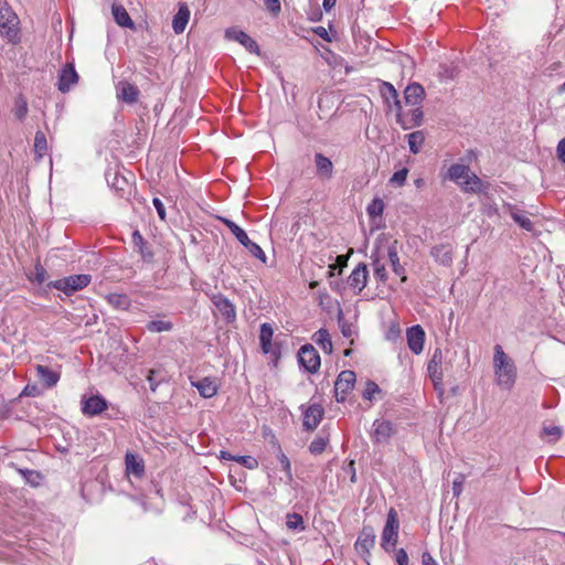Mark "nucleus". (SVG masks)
<instances>
[{"instance_id": "nucleus-1", "label": "nucleus", "mask_w": 565, "mask_h": 565, "mask_svg": "<svg viewBox=\"0 0 565 565\" xmlns=\"http://www.w3.org/2000/svg\"><path fill=\"white\" fill-rule=\"evenodd\" d=\"M493 366L498 384L510 388L516 380V366L500 344L494 347Z\"/></svg>"}, {"instance_id": "nucleus-2", "label": "nucleus", "mask_w": 565, "mask_h": 565, "mask_svg": "<svg viewBox=\"0 0 565 565\" xmlns=\"http://www.w3.org/2000/svg\"><path fill=\"white\" fill-rule=\"evenodd\" d=\"M0 34L11 43L20 41L19 18L6 0H0Z\"/></svg>"}, {"instance_id": "nucleus-3", "label": "nucleus", "mask_w": 565, "mask_h": 565, "mask_svg": "<svg viewBox=\"0 0 565 565\" xmlns=\"http://www.w3.org/2000/svg\"><path fill=\"white\" fill-rule=\"evenodd\" d=\"M398 529L399 522L397 512L395 509L391 508L381 535V546L385 552L391 553L395 550L398 542Z\"/></svg>"}, {"instance_id": "nucleus-4", "label": "nucleus", "mask_w": 565, "mask_h": 565, "mask_svg": "<svg viewBox=\"0 0 565 565\" xmlns=\"http://www.w3.org/2000/svg\"><path fill=\"white\" fill-rule=\"evenodd\" d=\"M92 280L90 275L79 274L64 277L47 284L49 288H54L64 292L66 296H71L74 292L84 289L89 285Z\"/></svg>"}, {"instance_id": "nucleus-5", "label": "nucleus", "mask_w": 565, "mask_h": 565, "mask_svg": "<svg viewBox=\"0 0 565 565\" xmlns=\"http://www.w3.org/2000/svg\"><path fill=\"white\" fill-rule=\"evenodd\" d=\"M220 220L253 256L260 259L263 263L266 262V255L264 250L260 248L258 244L252 242L248 238L246 232L242 227H239L235 222L228 218L221 217Z\"/></svg>"}, {"instance_id": "nucleus-6", "label": "nucleus", "mask_w": 565, "mask_h": 565, "mask_svg": "<svg viewBox=\"0 0 565 565\" xmlns=\"http://www.w3.org/2000/svg\"><path fill=\"white\" fill-rule=\"evenodd\" d=\"M320 57H322L330 67L332 72L331 79L335 82L342 81L343 76L350 72V67L344 64L343 57L334 54L328 47H323V51H320Z\"/></svg>"}, {"instance_id": "nucleus-7", "label": "nucleus", "mask_w": 565, "mask_h": 565, "mask_svg": "<svg viewBox=\"0 0 565 565\" xmlns=\"http://www.w3.org/2000/svg\"><path fill=\"white\" fill-rule=\"evenodd\" d=\"M294 226L297 232H300L301 241L312 239L313 246L316 245V218L313 214H310L309 211H300Z\"/></svg>"}, {"instance_id": "nucleus-8", "label": "nucleus", "mask_w": 565, "mask_h": 565, "mask_svg": "<svg viewBox=\"0 0 565 565\" xmlns=\"http://www.w3.org/2000/svg\"><path fill=\"white\" fill-rule=\"evenodd\" d=\"M210 299L227 323L236 320V308L227 297L218 292L211 295Z\"/></svg>"}, {"instance_id": "nucleus-9", "label": "nucleus", "mask_w": 565, "mask_h": 565, "mask_svg": "<svg viewBox=\"0 0 565 565\" xmlns=\"http://www.w3.org/2000/svg\"><path fill=\"white\" fill-rule=\"evenodd\" d=\"M298 363L306 372H318V352L312 344H305L298 352Z\"/></svg>"}, {"instance_id": "nucleus-10", "label": "nucleus", "mask_w": 565, "mask_h": 565, "mask_svg": "<svg viewBox=\"0 0 565 565\" xmlns=\"http://www.w3.org/2000/svg\"><path fill=\"white\" fill-rule=\"evenodd\" d=\"M375 540L376 535L373 526L364 524L358 535V540L354 544V547L358 553L364 556H370L371 550L375 545Z\"/></svg>"}, {"instance_id": "nucleus-11", "label": "nucleus", "mask_w": 565, "mask_h": 565, "mask_svg": "<svg viewBox=\"0 0 565 565\" xmlns=\"http://www.w3.org/2000/svg\"><path fill=\"white\" fill-rule=\"evenodd\" d=\"M355 383V373L350 370L342 371L335 383L334 393L338 402H343L347 394L353 390Z\"/></svg>"}, {"instance_id": "nucleus-12", "label": "nucleus", "mask_w": 565, "mask_h": 565, "mask_svg": "<svg viewBox=\"0 0 565 565\" xmlns=\"http://www.w3.org/2000/svg\"><path fill=\"white\" fill-rule=\"evenodd\" d=\"M34 369L38 380L43 384L45 388L54 387L61 379L60 365H57L55 369H51L46 365L36 364Z\"/></svg>"}, {"instance_id": "nucleus-13", "label": "nucleus", "mask_w": 565, "mask_h": 565, "mask_svg": "<svg viewBox=\"0 0 565 565\" xmlns=\"http://www.w3.org/2000/svg\"><path fill=\"white\" fill-rule=\"evenodd\" d=\"M225 38L232 41H236L242 44L249 53L259 55V46L255 40H253L247 33L244 31L230 28L225 31Z\"/></svg>"}, {"instance_id": "nucleus-14", "label": "nucleus", "mask_w": 565, "mask_h": 565, "mask_svg": "<svg viewBox=\"0 0 565 565\" xmlns=\"http://www.w3.org/2000/svg\"><path fill=\"white\" fill-rule=\"evenodd\" d=\"M407 345L414 354L423 352L425 342V331L419 324L412 326L406 330Z\"/></svg>"}, {"instance_id": "nucleus-15", "label": "nucleus", "mask_w": 565, "mask_h": 565, "mask_svg": "<svg viewBox=\"0 0 565 565\" xmlns=\"http://www.w3.org/2000/svg\"><path fill=\"white\" fill-rule=\"evenodd\" d=\"M460 189L467 193L488 195L490 183L483 182L476 173L470 172L461 183Z\"/></svg>"}, {"instance_id": "nucleus-16", "label": "nucleus", "mask_w": 565, "mask_h": 565, "mask_svg": "<svg viewBox=\"0 0 565 565\" xmlns=\"http://www.w3.org/2000/svg\"><path fill=\"white\" fill-rule=\"evenodd\" d=\"M441 364H443V352L439 348H437L434 351L433 356L429 360L428 365H427V371H428L430 380L434 383L435 388H437L438 386H440L443 384Z\"/></svg>"}, {"instance_id": "nucleus-17", "label": "nucleus", "mask_w": 565, "mask_h": 565, "mask_svg": "<svg viewBox=\"0 0 565 565\" xmlns=\"http://www.w3.org/2000/svg\"><path fill=\"white\" fill-rule=\"evenodd\" d=\"M372 438L376 444H387L395 434L393 424L390 420L376 419L373 423Z\"/></svg>"}, {"instance_id": "nucleus-18", "label": "nucleus", "mask_w": 565, "mask_h": 565, "mask_svg": "<svg viewBox=\"0 0 565 565\" xmlns=\"http://www.w3.org/2000/svg\"><path fill=\"white\" fill-rule=\"evenodd\" d=\"M78 82V74L73 63H67L58 75L57 88L62 93H67L73 85Z\"/></svg>"}, {"instance_id": "nucleus-19", "label": "nucleus", "mask_w": 565, "mask_h": 565, "mask_svg": "<svg viewBox=\"0 0 565 565\" xmlns=\"http://www.w3.org/2000/svg\"><path fill=\"white\" fill-rule=\"evenodd\" d=\"M367 277L369 270L366 264L360 263L349 276L348 284L351 288L358 289V292H361L366 286Z\"/></svg>"}, {"instance_id": "nucleus-20", "label": "nucleus", "mask_w": 565, "mask_h": 565, "mask_svg": "<svg viewBox=\"0 0 565 565\" xmlns=\"http://www.w3.org/2000/svg\"><path fill=\"white\" fill-rule=\"evenodd\" d=\"M107 408V402L100 395H93L84 401L82 412L88 416L99 415Z\"/></svg>"}, {"instance_id": "nucleus-21", "label": "nucleus", "mask_w": 565, "mask_h": 565, "mask_svg": "<svg viewBox=\"0 0 565 565\" xmlns=\"http://www.w3.org/2000/svg\"><path fill=\"white\" fill-rule=\"evenodd\" d=\"M425 89L418 83H412L406 86L404 90V99L406 105L411 106H420L422 102L425 98Z\"/></svg>"}, {"instance_id": "nucleus-22", "label": "nucleus", "mask_w": 565, "mask_h": 565, "mask_svg": "<svg viewBox=\"0 0 565 565\" xmlns=\"http://www.w3.org/2000/svg\"><path fill=\"white\" fill-rule=\"evenodd\" d=\"M126 472L134 475L135 477H142L145 473V461L143 459L134 452H127L125 456Z\"/></svg>"}, {"instance_id": "nucleus-23", "label": "nucleus", "mask_w": 565, "mask_h": 565, "mask_svg": "<svg viewBox=\"0 0 565 565\" xmlns=\"http://www.w3.org/2000/svg\"><path fill=\"white\" fill-rule=\"evenodd\" d=\"M302 409V427L307 431H312L318 426V404L312 402L308 407L301 405Z\"/></svg>"}, {"instance_id": "nucleus-24", "label": "nucleus", "mask_w": 565, "mask_h": 565, "mask_svg": "<svg viewBox=\"0 0 565 565\" xmlns=\"http://www.w3.org/2000/svg\"><path fill=\"white\" fill-rule=\"evenodd\" d=\"M430 255L443 266L449 267L452 264V247L450 244H439L431 248Z\"/></svg>"}, {"instance_id": "nucleus-25", "label": "nucleus", "mask_w": 565, "mask_h": 565, "mask_svg": "<svg viewBox=\"0 0 565 565\" xmlns=\"http://www.w3.org/2000/svg\"><path fill=\"white\" fill-rule=\"evenodd\" d=\"M191 385L194 386L199 391L200 395L204 398H211L218 392V386L215 380L211 377H203L199 381H191Z\"/></svg>"}, {"instance_id": "nucleus-26", "label": "nucleus", "mask_w": 565, "mask_h": 565, "mask_svg": "<svg viewBox=\"0 0 565 565\" xmlns=\"http://www.w3.org/2000/svg\"><path fill=\"white\" fill-rule=\"evenodd\" d=\"M423 121H424V111L422 110L420 106H415V108L412 109L407 116L406 115L403 116L402 121H399L398 125L404 130H408V129H412L413 127L422 126Z\"/></svg>"}, {"instance_id": "nucleus-27", "label": "nucleus", "mask_w": 565, "mask_h": 565, "mask_svg": "<svg viewBox=\"0 0 565 565\" xmlns=\"http://www.w3.org/2000/svg\"><path fill=\"white\" fill-rule=\"evenodd\" d=\"M131 238L132 244L137 252L140 254L141 258L145 262H151L153 258V253L141 233L138 230L134 231Z\"/></svg>"}, {"instance_id": "nucleus-28", "label": "nucleus", "mask_w": 565, "mask_h": 565, "mask_svg": "<svg viewBox=\"0 0 565 565\" xmlns=\"http://www.w3.org/2000/svg\"><path fill=\"white\" fill-rule=\"evenodd\" d=\"M504 207L507 209L510 216L513 218L515 223L519 224V226L527 232H532L534 226L532 221L525 215L524 211L518 209L516 206L512 204H505Z\"/></svg>"}, {"instance_id": "nucleus-29", "label": "nucleus", "mask_w": 565, "mask_h": 565, "mask_svg": "<svg viewBox=\"0 0 565 565\" xmlns=\"http://www.w3.org/2000/svg\"><path fill=\"white\" fill-rule=\"evenodd\" d=\"M111 13L115 22L122 28H128L130 30H135L136 25L128 14L127 10L121 4L114 3L111 6Z\"/></svg>"}, {"instance_id": "nucleus-30", "label": "nucleus", "mask_w": 565, "mask_h": 565, "mask_svg": "<svg viewBox=\"0 0 565 565\" xmlns=\"http://www.w3.org/2000/svg\"><path fill=\"white\" fill-rule=\"evenodd\" d=\"M190 19V10L186 4H181L177 14L173 17L172 28L175 34L184 32Z\"/></svg>"}, {"instance_id": "nucleus-31", "label": "nucleus", "mask_w": 565, "mask_h": 565, "mask_svg": "<svg viewBox=\"0 0 565 565\" xmlns=\"http://www.w3.org/2000/svg\"><path fill=\"white\" fill-rule=\"evenodd\" d=\"M139 95L138 88L130 83H120L117 96L119 99L124 100L128 104H134L137 102Z\"/></svg>"}, {"instance_id": "nucleus-32", "label": "nucleus", "mask_w": 565, "mask_h": 565, "mask_svg": "<svg viewBox=\"0 0 565 565\" xmlns=\"http://www.w3.org/2000/svg\"><path fill=\"white\" fill-rule=\"evenodd\" d=\"M397 242L395 241L390 247H388V258L392 265L393 271L401 277V280L404 282L407 279V276L405 274V268L399 263V257L396 248Z\"/></svg>"}, {"instance_id": "nucleus-33", "label": "nucleus", "mask_w": 565, "mask_h": 565, "mask_svg": "<svg viewBox=\"0 0 565 565\" xmlns=\"http://www.w3.org/2000/svg\"><path fill=\"white\" fill-rule=\"evenodd\" d=\"M273 335H274L273 327L267 322L263 323L260 326L259 341H260L262 350L266 354L273 352V344H271Z\"/></svg>"}, {"instance_id": "nucleus-34", "label": "nucleus", "mask_w": 565, "mask_h": 565, "mask_svg": "<svg viewBox=\"0 0 565 565\" xmlns=\"http://www.w3.org/2000/svg\"><path fill=\"white\" fill-rule=\"evenodd\" d=\"M469 173H470V168L468 166L460 164V163L451 164L447 172L448 178L450 180H452L454 182H456L459 186H460V183L467 177H469Z\"/></svg>"}, {"instance_id": "nucleus-35", "label": "nucleus", "mask_w": 565, "mask_h": 565, "mask_svg": "<svg viewBox=\"0 0 565 565\" xmlns=\"http://www.w3.org/2000/svg\"><path fill=\"white\" fill-rule=\"evenodd\" d=\"M107 302L115 309L127 310L130 305V298L126 294H108L106 297Z\"/></svg>"}, {"instance_id": "nucleus-36", "label": "nucleus", "mask_w": 565, "mask_h": 565, "mask_svg": "<svg viewBox=\"0 0 565 565\" xmlns=\"http://www.w3.org/2000/svg\"><path fill=\"white\" fill-rule=\"evenodd\" d=\"M409 151L414 154L420 151V148L425 141V134L423 130L414 131L407 135Z\"/></svg>"}, {"instance_id": "nucleus-37", "label": "nucleus", "mask_w": 565, "mask_h": 565, "mask_svg": "<svg viewBox=\"0 0 565 565\" xmlns=\"http://www.w3.org/2000/svg\"><path fill=\"white\" fill-rule=\"evenodd\" d=\"M146 328L151 333L169 332L173 329V323L169 320H151Z\"/></svg>"}, {"instance_id": "nucleus-38", "label": "nucleus", "mask_w": 565, "mask_h": 565, "mask_svg": "<svg viewBox=\"0 0 565 565\" xmlns=\"http://www.w3.org/2000/svg\"><path fill=\"white\" fill-rule=\"evenodd\" d=\"M380 93H381V96L383 97V99L385 100V103L387 104V106L390 108H392V105L390 103L391 99L398 97V93L395 89V87L391 83L383 81V82H381Z\"/></svg>"}, {"instance_id": "nucleus-39", "label": "nucleus", "mask_w": 565, "mask_h": 565, "mask_svg": "<svg viewBox=\"0 0 565 565\" xmlns=\"http://www.w3.org/2000/svg\"><path fill=\"white\" fill-rule=\"evenodd\" d=\"M26 276L31 282L41 285L46 280L47 273L46 269L40 263H36L34 269L30 271Z\"/></svg>"}, {"instance_id": "nucleus-40", "label": "nucleus", "mask_w": 565, "mask_h": 565, "mask_svg": "<svg viewBox=\"0 0 565 565\" xmlns=\"http://www.w3.org/2000/svg\"><path fill=\"white\" fill-rule=\"evenodd\" d=\"M28 102L22 96L19 95L14 100L13 114L19 120H23L28 115Z\"/></svg>"}, {"instance_id": "nucleus-41", "label": "nucleus", "mask_w": 565, "mask_h": 565, "mask_svg": "<svg viewBox=\"0 0 565 565\" xmlns=\"http://www.w3.org/2000/svg\"><path fill=\"white\" fill-rule=\"evenodd\" d=\"M367 214L370 218H375L377 216H381L384 211V202L380 198H375L372 200V202L367 205Z\"/></svg>"}, {"instance_id": "nucleus-42", "label": "nucleus", "mask_w": 565, "mask_h": 565, "mask_svg": "<svg viewBox=\"0 0 565 565\" xmlns=\"http://www.w3.org/2000/svg\"><path fill=\"white\" fill-rule=\"evenodd\" d=\"M34 150L39 157H43L47 150V142L44 132L36 131L34 137Z\"/></svg>"}, {"instance_id": "nucleus-43", "label": "nucleus", "mask_w": 565, "mask_h": 565, "mask_svg": "<svg viewBox=\"0 0 565 565\" xmlns=\"http://www.w3.org/2000/svg\"><path fill=\"white\" fill-rule=\"evenodd\" d=\"M333 173V164L331 160L320 154V178L331 179Z\"/></svg>"}, {"instance_id": "nucleus-44", "label": "nucleus", "mask_w": 565, "mask_h": 565, "mask_svg": "<svg viewBox=\"0 0 565 565\" xmlns=\"http://www.w3.org/2000/svg\"><path fill=\"white\" fill-rule=\"evenodd\" d=\"M380 392L379 385L373 381H367L365 384V388L362 392V397L367 401H372L375 393Z\"/></svg>"}, {"instance_id": "nucleus-45", "label": "nucleus", "mask_w": 565, "mask_h": 565, "mask_svg": "<svg viewBox=\"0 0 565 565\" xmlns=\"http://www.w3.org/2000/svg\"><path fill=\"white\" fill-rule=\"evenodd\" d=\"M320 348L326 353L332 352V342H331L330 335H329L328 331L323 328H320Z\"/></svg>"}, {"instance_id": "nucleus-46", "label": "nucleus", "mask_w": 565, "mask_h": 565, "mask_svg": "<svg viewBox=\"0 0 565 565\" xmlns=\"http://www.w3.org/2000/svg\"><path fill=\"white\" fill-rule=\"evenodd\" d=\"M407 174H408V170L406 168H403V169L394 172V174L390 179V182L396 186H402L405 184Z\"/></svg>"}, {"instance_id": "nucleus-47", "label": "nucleus", "mask_w": 565, "mask_h": 565, "mask_svg": "<svg viewBox=\"0 0 565 565\" xmlns=\"http://www.w3.org/2000/svg\"><path fill=\"white\" fill-rule=\"evenodd\" d=\"M373 266H374L375 278H377L382 282H385L387 280V273L385 269V265L382 264L379 259H375L373 262Z\"/></svg>"}, {"instance_id": "nucleus-48", "label": "nucleus", "mask_w": 565, "mask_h": 565, "mask_svg": "<svg viewBox=\"0 0 565 565\" xmlns=\"http://www.w3.org/2000/svg\"><path fill=\"white\" fill-rule=\"evenodd\" d=\"M287 527L290 529V530H299V529H303L302 524H303V520L301 518V515L299 514H289L287 516Z\"/></svg>"}, {"instance_id": "nucleus-49", "label": "nucleus", "mask_w": 565, "mask_h": 565, "mask_svg": "<svg viewBox=\"0 0 565 565\" xmlns=\"http://www.w3.org/2000/svg\"><path fill=\"white\" fill-rule=\"evenodd\" d=\"M347 263H348V256H345V255H338L335 257V263L332 264V265H329V268H330L329 269V275L333 276L335 269H339V271H341L347 266Z\"/></svg>"}, {"instance_id": "nucleus-50", "label": "nucleus", "mask_w": 565, "mask_h": 565, "mask_svg": "<svg viewBox=\"0 0 565 565\" xmlns=\"http://www.w3.org/2000/svg\"><path fill=\"white\" fill-rule=\"evenodd\" d=\"M264 4L266 10L273 15H278L281 11V6L279 0H264Z\"/></svg>"}, {"instance_id": "nucleus-51", "label": "nucleus", "mask_w": 565, "mask_h": 565, "mask_svg": "<svg viewBox=\"0 0 565 565\" xmlns=\"http://www.w3.org/2000/svg\"><path fill=\"white\" fill-rule=\"evenodd\" d=\"M320 39L332 42L338 40V31L330 26L329 31L324 28L320 26Z\"/></svg>"}, {"instance_id": "nucleus-52", "label": "nucleus", "mask_w": 565, "mask_h": 565, "mask_svg": "<svg viewBox=\"0 0 565 565\" xmlns=\"http://www.w3.org/2000/svg\"><path fill=\"white\" fill-rule=\"evenodd\" d=\"M21 475L24 477V479L30 482L31 484H38V479H40V473L34 470H20Z\"/></svg>"}, {"instance_id": "nucleus-53", "label": "nucleus", "mask_w": 565, "mask_h": 565, "mask_svg": "<svg viewBox=\"0 0 565 565\" xmlns=\"http://www.w3.org/2000/svg\"><path fill=\"white\" fill-rule=\"evenodd\" d=\"M40 394L41 390L38 387L36 384H26L21 395L35 397L39 396Z\"/></svg>"}, {"instance_id": "nucleus-54", "label": "nucleus", "mask_w": 565, "mask_h": 565, "mask_svg": "<svg viewBox=\"0 0 565 565\" xmlns=\"http://www.w3.org/2000/svg\"><path fill=\"white\" fill-rule=\"evenodd\" d=\"M156 374L157 372L154 370H150L147 375V381L149 382V386L152 392H156L161 383V380L156 379Z\"/></svg>"}, {"instance_id": "nucleus-55", "label": "nucleus", "mask_w": 565, "mask_h": 565, "mask_svg": "<svg viewBox=\"0 0 565 565\" xmlns=\"http://www.w3.org/2000/svg\"><path fill=\"white\" fill-rule=\"evenodd\" d=\"M465 481V477L462 475L458 476L452 482V494L454 497H459L462 491V483Z\"/></svg>"}, {"instance_id": "nucleus-56", "label": "nucleus", "mask_w": 565, "mask_h": 565, "mask_svg": "<svg viewBox=\"0 0 565 565\" xmlns=\"http://www.w3.org/2000/svg\"><path fill=\"white\" fill-rule=\"evenodd\" d=\"M152 203H153V206H154V209H156V211H157V213H158L159 217H160L162 221H164V220H166L167 214H166V209H164L163 202H162L160 199L154 198V199L152 200Z\"/></svg>"}, {"instance_id": "nucleus-57", "label": "nucleus", "mask_w": 565, "mask_h": 565, "mask_svg": "<svg viewBox=\"0 0 565 565\" xmlns=\"http://www.w3.org/2000/svg\"><path fill=\"white\" fill-rule=\"evenodd\" d=\"M543 434L547 436H553L555 440L559 439L562 436V429L558 426H550L543 428Z\"/></svg>"}, {"instance_id": "nucleus-58", "label": "nucleus", "mask_w": 565, "mask_h": 565, "mask_svg": "<svg viewBox=\"0 0 565 565\" xmlns=\"http://www.w3.org/2000/svg\"><path fill=\"white\" fill-rule=\"evenodd\" d=\"M236 461L247 468H254L257 465V461L250 456H236Z\"/></svg>"}, {"instance_id": "nucleus-59", "label": "nucleus", "mask_w": 565, "mask_h": 565, "mask_svg": "<svg viewBox=\"0 0 565 565\" xmlns=\"http://www.w3.org/2000/svg\"><path fill=\"white\" fill-rule=\"evenodd\" d=\"M396 563L398 565H408V555L404 548L396 551Z\"/></svg>"}, {"instance_id": "nucleus-60", "label": "nucleus", "mask_w": 565, "mask_h": 565, "mask_svg": "<svg viewBox=\"0 0 565 565\" xmlns=\"http://www.w3.org/2000/svg\"><path fill=\"white\" fill-rule=\"evenodd\" d=\"M278 458H279V461H280L284 470H286L288 473H290V461H289L288 457L282 452V450L280 449L279 446H278Z\"/></svg>"}, {"instance_id": "nucleus-61", "label": "nucleus", "mask_w": 565, "mask_h": 565, "mask_svg": "<svg viewBox=\"0 0 565 565\" xmlns=\"http://www.w3.org/2000/svg\"><path fill=\"white\" fill-rule=\"evenodd\" d=\"M392 100H393V105L396 110V122L398 124L399 121H402V118L405 114L403 113L402 103L399 100V97L394 98Z\"/></svg>"}, {"instance_id": "nucleus-62", "label": "nucleus", "mask_w": 565, "mask_h": 565, "mask_svg": "<svg viewBox=\"0 0 565 565\" xmlns=\"http://www.w3.org/2000/svg\"><path fill=\"white\" fill-rule=\"evenodd\" d=\"M556 152H557L558 160L565 164V138L559 140L557 148H556Z\"/></svg>"}, {"instance_id": "nucleus-63", "label": "nucleus", "mask_w": 565, "mask_h": 565, "mask_svg": "<svg viewBox=\"0 0 565 565\" xmlns=\"http://www.w3.org/2000/svg\"><path fill=\"white\" fill-rule=\"evenodd\" d=\"M423 565H438L428 552H424L422 556Z\"/></svg>"}, {"instance_id": "nucleus-64", "label": "nucleus", "mask_w": 565, "mask_h": 565, "mask_svg": "<svg viewBox=\"0 0 565 565\" xmlns=\"http://www.w3.org/2000/svg\"><path fill=\"white\" fill-rule=\"evenodd\" d=\"M328 443L329 434H326V431L323 430L322 433H320V454L326 450Z\"/></svg>"}]
</instances>
